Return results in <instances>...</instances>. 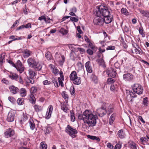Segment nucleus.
Listing matches in <instances>:
<instances>
[{
	"label": "nucleus",
	"instance_id": "obj_1",
	"mask_svg": "<svg viewBox=\"0 0 149 149\" xmlns=\"http://www.w3.org/2000/svg\"><path fill=\"white\" fill-rule=\"evenodd\" d=\"M78 118L79 120H83L89 127L94 126L96 124L97 116L91 113L90 110H86L82 114H79Z\"/></svg>",
	"mask_w": 149,
	"mask_h": 149
},
{
	"label": "nucleus",
	"instance_id": "obj_2",
	"mask_svg": "<svg viewBox=\"0 0 149 149\" xmlns=\"http://www.w3.org/2000/svg\"><path fill=\"white\" fill-rule=\"evenodd\" d=\"M97 10L94 12L95 15H102L103 17L109 16L110 12L108 8L103 5L98 6L97 7Z\"/></svg>",
	"mask_w": 149,
	"mask_h": 149
},
{
	"label": "nucleus",
	"instance_id": "obj_3",
	"mask_svg": "<svg viewBox=\"0 0 149 149\" xmlns=\"http://www.w3.org/2000/svg\"><path fill=\"white\" fill-rule=\"evenodd\" d=\"M65 131L72 138H76V134L78 133V131L75 128H74L69 125L65 128Z\"/></svg>",
	"mask_w": 149,
	"mask_h": 149
},
{
	"label": "nucleus",
	"instance_id": "obj_4",
	"mask_svg": "<svg viewBox=\"0 0 149 149\" xmlns=\"http://www.w3.org/2000/svg\"><path fill=\"white\" fill-rule=\"evenodd\" d=\"M70 79L73 81V83L76 85H79L81 84V78L77 75L76 71H73L70 75Z\"/></svg>",
	"mask_w": 149,
	"mask_h": 149
},
{
	"label": "nucleus",
	"instance_id": "obj_5",
	"mask_svg": "<svg viewBox=\"0 0 149 149\" xmlns=\"http://www.w3.org/2000/svg\"><path fill=\"white\" fill-rule=\"evenodd\" d=\"M132 90L135 92L137 94L140 95L142 94L143 88L142 86L138 84H135L132 86Z\"/></svg>",
	"mask_w": 149,
	"mask_h": 149
},
{
	"label": "nucleus",
	"instance_id": "obj_6",
	"mask_svg": "<svg viewBox=\"0 0 149 149\" xmlns=\"http://www.w3.org/2000/svg\"><path fill=\"white\" fill-rule=\"evenodd\" d=\"M94 19L93 22L95 25H102L104 23L103 17L99 15H95Z\"/></svg>",
	"mask_w": 149,
	"mask_h": 149
},
{
	"label": "nucleus",
	"instance_id": "obj_7",
	"mask_svg": "<svg viewBox=\"0 0 149 149\" xmlns=\"http://www.w3.org/2000/svg\"><path fill=\"white\" fill-rule=\"evenodd\" d=\"M17 71L20 73L23 72L24 69V67L19 60H18L16 63L15 67Z\"/></svg>",
	"mask_w": 149,
	"mask_h": 149
},
{
	"label": "nucleus",
	"instance_id": "obj_8",
	"mask_svg": "<svg viewBox=\"0 0 149 149\" xmlns=\"http://www.w3.org/2000/svg\"><path fill=\"white\" fill-rule=\"evenodd\" d=\"M97 113L98 116L100 117L104 116L107 113L106 108L102 106L100 108L98 109L97 110Z\"/></svg>",
	"mask_w": 149,
	"mask_h": 149
},
{
	"label": "nucleus",
	"instance_id": "obj_9",
	"mask_svg": "<svg viewBox=\"0 0 149 149\" xmlns=\"http://www.w3.org/2000/svg\"><path fill=\"white\" fill-rule=\"evenodd\" d=\"M15 115V112L12 111H10L8 115L6 120L8 122H11L14 121Z\"/></svg>",
	"mask_w": 149,
	"mask_h": 149
},
{
	"label": "nucleus",
	"instance_id": "obj_10",
	"mask_svg": "<svg viewBox=\"0 0 149 149\" xmlns=\"http://www.w3.org/2000/svg\"><path fill=\"white\" fill-rule=\"evenodd\" d=\"M53 110V106L52 105H50L47 109L45 116V118L46 119H48L51 118Z\"/></svg>",
	"mask_w": 149,
	"mask_h": 149
},
{
	"label": "nucleus",
	"instance_id": "obj_11",
	"mask_svg": "<svg viewBox=\"0 0 149 149\" xmlns=\"http://www.w3.org/2000/svg\"><path fill=\"white\" fill-rule=\"evenodd\" d=\"M107 74L109 77L114 78L116 76V73L114 69L110 68L107 70Z\"/></svg>",
	"mask_w": 149,
	"mask_h": 149
},
{
	"label": "nucleus",
	"instance_id": "obj_12",
	"mask_svg": "<svg viewBox=\"0 0 149 149\" xmlns=\"http://www.w3.org/2000/svg\"><path fill=\"white\" fill-rule=\"evenodd\" d=\"M123 79L125 81H130L133 79V76L131 73H127L124 74L123 75Z\"/></svg>",
	"mask_w": 149,
	"mask_h": 149
},
{
	"label": "nucleus",
	"instance_id": "obj_13",
	"mask_svg": "<svg viewBox=\"0 0 149 149\" xmlns=\"http://www.w3.org/2000/svg\"><path fill=\"white\" fill-rule=\"evenodd\" d=\"M27 62L29 66L32 68L37 64V62H36L33 58L30 57L28 59Z\"/></svg>",
	"mask_w": 149,
	"mask_h": 149
},
{
	"label": "nucleus",
	"instance_id": "obj_14",
	"mask_svg": "<svg viewBox=\"0 0 149 149\" xmlns=\"http://www.w3.org/2000/svg\"><path fill=\"white\" fill-rule=\"evenodd\" d=\"M14 133V130L11 129H7L6 131L5 132V136L6 138H8L12 136Z\"/></svg>",
	"mask_w": 149,
	"mask_h": 149
},
{
	"label": "nucleus",
	"instance_id": "obj_15",
	"mask_svg": "<svg viewBox=\"0 0 149 149\" xmlns=\"http://www.w3.org/2000/svg\"><path fill=\"white\" fill-rule=\"evenodd\" d=\"M85 66L88 72L91 73L92 72V68L90 61L87 62L85 64Z\"/></svg>",
	"mask_w": 149,
	"mask_h": 149
},
{
	"label": "nucleus",
	"instance_id": "obj_16",
	"mask_svg": "<svg viewBox=\"0 0 149 149\" xmlns=\"http://www.w3.org/2000/svg\"><path fill=\"white\" fill-rule=\"evenodd\" d=\"M9 89L10 92L13 94H16L19 92V89L17 87L13 86H10Z\"/></svg>",
	"mask_w": 149,
	"mask_h": 149
},
{
	"label": "nucleus",
	"instance_id": "obj_17",
	"mask_svg": "<svg viewBox=\"0 0 149 149\" xmlns=\"http://www.w3.org/2000/svg\"><path fill=\"white\" fill-rule=\"evenodd\" d=\"M114 108L113 105V104H110L107 107V109L106 108L108 115H109L113 112Z\"/></svg>",
	"mask_w": 149,
	"mask_h": 149
},
{
	"label": "nucleus",
	"instance_id": "obj_18",
	"mask_svg": "<svg viewBox=\"0 0 149 149\" xmlns=\"http://www.w3.org/2000/svg\"><path fill=\"white\" fill-rule=\"evenodd\" d=\"M126 93L127 94L130 95V97H131L135 98L137 96L136 95L137 93L134 91V90L132 91L127 90L126 91Z\"/></svg>",
	"mask_w": 149,
	"mask_h": 149
},
{
	"label": "nucleus",
	"instance_id": "obj_19",
	"mask_svg": "<svg viewBox=\"0 0 149 149\" xmlns=\"http://www.w3.org/2000/svg\"><path fill=\"white\" fill-rule=\"evenodd\" d=\"M104 19V23L105 22L106 24H109L112 21V16H104L103 17Z\"/></svg>",
	"mask_w": 149,
	"mask_h": 149
},
{
	"label": "nucleus",
	"instance_id": "obj_20",
	"mask_svg": "<svg viewBox=\"0 0 149 149\" xmlns=\"http://www.w3.org/2000/svg\"><path fill=\"white\" fill-rule=\"evenodd\" d=\"M32 52L29 50L26 49L23 52V56L24 58H26L29 57L31 55Z\"/></svg>",
	"mask_w": 149,
	"mask_h": 149
},
{
	"label": "nucleus",
	"instance_id": "obj_21",
	"mask_svg": "<svg viewBox=\"0 0 149 149\" xmlns=\"http://www.w3.org/2000/svg\"><path fill=\"white\" fill-rule=\"evenodd\" d=\"M19 93L20 95L22 97H24L26 95L27 92L25 89L24 88H22L19 90Z\"/></svg>",
	"mask_w": 149,
	"mask_h": 149
},
{
	"label": "nucleus",
	"instance_id": "obj_22",
	"mask_svg": "<svg viewBox=\"0 0 149 149\" xmlns=\"http://www.w3.org/2000/svg\"><path fill=\"white\" fill-rule=\"evenodd\" d=\"M118 135L120 138L122 139L125 138V134L124 130L122 129L119 130Z\"/></svg>",
	"mask_w": 149,
	"mask_h": 149
},
{
	"label": "nucleus",
	"instance_id": "obj_23",
	"mask_svg": "<svg viewBox=\"0 0 149 149\" xmlns=\"http://www.w3.org/2000/svg\"><path fill=\"white\" fill-rule=\"evenodd\" d=\"M9 77L12 80L15 81H18L19 76V75L15 73H13L10 74L9 76Z\"/></svg>",
	"mask_w": 149,
	"mask_h": 149
},
{
	"label": "nucleus",
	"instance_id": "obj_24",
	"mask_svg": "<svg viewBox=\"0 0 149 149\" xmlns=\"http://www.w3.org/2000/svg\"><path fill=\"white\" fill-rule=\"evenodd\" d=\"M42 67V65L37 62V64L34 65L32 68H33L35 70L39 71L41 69Z\"/></svg>",
	"mask_w": 149,
	"mask_h": 149
},
{
	"label": "nucleus",
	"instance_id": "obj_25",
	"mask_svg": "<svg viewBox=\"0 0 149 149\" xmlns=\"http://www.w3.org/2000/svg\"><path fill=\"white\" fill-rule=\"evenodd\" d=\"M29 101L32 104H34L36 103V99L34 95L32 94L29 95Z\"/></svg>",
	"mask_w": 149,
	"mask_h": 149
},
{
	"label": "nucleus",
	"instance_id": "obj_26",
	"mask_svg": "<svg viewBox=\"0 0 149 149\" xmlns=\"http://www.w3.org/2000/svg\"><path fill=\"white\" fill-rule=\"evenodd\" d=\"M140 13L144 16L149 18V12L146 10H140Z\"/></svg>",
	"mask_w": 149,
	"mask_h": 149
},
{
	"label": "nucleus",
	"instance_id": "obj_27",
	"mask_svg": "<svg viewBox=\"0 0 149 149\" xmlns=\"http://www.w3.org/2000/svg\"><path fill=\"white\" fill-rule=\"evenodd\" d=\"M87 137L88 138L90 139L91 140H95L97 142H99L100 141V139L99 137L95 136L88 135H87Z\"/></svg>",
	"mask_w": 149,
	"mask_h": 149
},
{
	"label": "nucleus",
	"instance_id": "obj_28",
	"mask_svg": "<svg viewBox=\"0 0 149 149\" xmlns=\"http://www.w3.org/2000/svg\"><path fill=\"white\" fill-rule=\"evenodd\" d=\"M29 74L31 78L33 79L36 78V73L35 71H33L31 70H29Z\"/></svg>",
	"mask_w": 149,
	"mask_h": 149
},
{
	"label": "nucleus",
	"instance_id": "obj_29",
	"mask_svg": "<svg viewBox=\"0 0 149 149\" xmlns=\"http://www.w3.org/2000/svg\"><path fill=\"white\" fill-rule=\"evenodd\" d=\"M29 123L30 129L31 130H33L34 129L35 126V124L33 120L32 119L30 120Z\"/></svg>",
	"mask_w": 149,
	"mask_h": 149
},
{
	"label": "nucleus",
	"instance_id": "obj_30",
	"mask_svg": "<svg viewBox=\"0 0 149 149\" xmlns=\"http://www.w3.org/2000/svg\"><path fill=\"white\" fill-rule=\"evenodd\" d=\"M70 116L71 121L72 122H74L75 120V118L74 116V114L72 110L70 111Z\"/></svg>",
	"mask_w": 149,
	"mask_h": 149
},
{
	"label": "nucleus",
	"instance_id": "obj_31",
	"mask_svg": "<svg viewBox=\"0 0 149 149\" xmlns=\"http://www.w3.org/2000/svg\"><path fill=\"white\" fill-rule=\"evenodd\" d=\"M88 47L89 49H90L91 50H93L94 52H95L97 49V47L94 46L93 44L91 42L89 44Z\"/></svg>",
	"mask_w": 149,
	"mask_h": 149
},
{
	"label": "nucleus",
	"instance_id": "obj_32",
	"mask_svg": "<svg viewBox=\"0 0 149 149\" xmlns=\"http://www.w3.org/2000/svg\"><path fill=\"white\" fill-rule=\"evenodd\" d=\"M34 107L36 111L38 112L41 111L42 110V107L39 105L36 104Z\"/></svg>",
	"mask_w": 149,
	"mask_h": 149
},
{
	"label": "nucleus",
	"instance_id": "obj_33",
	"mask_svg": "<svg viewBox=\"0 0 149 149\" xmlns=\"http://www.w3.org/2000/svg\"><path fill=\"white\" fill-rule=\"evenodd\" d=\"M61 108L64 112L65 113L67 112L68 108L65 104H61Z\"/></svg>",
	"mask_w": 149,
	"mask_h": 149
},
{
	"label": "nucleus",
	"instance_id": "obj_34",
	"mask_svg": "<svg viewBox=\"0 0 149 149\" xmlns=\"http://www.w3.org/2000/svg\"><path fill=\"white\" fill-rule=\"evenodd\" d=\"M115 114L114 113H113L111 115L110 117V118L109 119V123L110 125H111L113 123V122L114 120H115Z\"/></svg>",
	"mask_w": 149,
	"mask_h": 149
},
{
	"label": "nucleus",
	"instance_id": "obj_35",
	"mask_svg": "<svg viewBox=\"0 0 149 149\" xmlns=\"http://www.w3.org/2000/svg\"><path fill=\"white\" fill-rule=\"evenodd\" d=\"M47 145L45 144V143L42 141L40 144V149H47Z\"/></svg>",
	"mask_w": 149,
	"mask_h": 149
},
{
	"label": "nucleus",
	"instance_id": "obj_36",
	"mask_svg": "<svg viewBox=\"0 0 149 149\" xmlns=\"http://www.w3.org/2000/svg\"><path fill=\"white\" fill-rule=\"evenodd\" d=\"M98 62L100 65L102 66L103 67H105V63L103 59L101 58L99 59L98 60Z\"/></svg>",
	"mask_w": 149,
	"mask_h": 149
},
{
	"label": "nucleus",
	"instance_id": "obj_37",
	"mask_svg": "<svg viewBox=\"0 0 149 149\" xmlns=\"http://www.w3.org/2000/svg\"><path fill=\"white\" fill-rule=\"evenodd\" d=\"M121 12L124 15H129V13L127 11V10L125 8H122L121 10Z\"/></svg>",
	"mask_w": 149,
	"mask_h": 149
},
{
	"label": "nucleus",
	"instance_id": "obj_38",
	"mask_svg": "<svg viewBox=\"0 0 149 149\" xmlns=\"http://www.w3.org/2000/svg\"><path fill=\"white\" fill-rule=\"evenodd\" d=\"M62 95L63 97L65 100H67L68 99V95L66 94V92H63L62 93Z\"/></svg>",
	"mask_w": 149,
	"mask_h": 149
},
{
	"label": "nucleus",
	"instance_id": "obj_39",
	"mask_svg": "<svg viewBox=\"0 0 149 149\" xmlns=\"http://www.w3.org/2000/svg\"><path fill=\"white\" fill-rule=\"evenodd\" d=\"M45 56L46 58L48 60H50L51 59L52 56L51 55L50 52H46Z\"/></svg>",
	"mask_w": 149,
	"mask_h": 149
},
{
	"label": "nucleus",
	"instance_id": "obj_40",
	"mask_svg": "<svg viewBox=\"0 0 149 149\" xmlns=\"http://www.w3.org/2000/svg\"><path fill=\"white\" fill-rule=\"evenodd\" d=\"M59 32L60 33L63 35L66 34L68 33L67 30L65 29L64 28H61Z\"/></svg>",
	"mask_w": 149,
	"mask_h": 149
},
{
	"label": "nucleus",
	"instance_id": "obj_41",
	"mask_svg": "<svg viewBox=\"0 0 149 149\" xmlns=\"http://www.w3.org/2000/svg\"><path fill=\"white\" fill-rule=\"evenodd\" d=\"M53 83L56 87H58L59 86L58 83L57 81L54 78L52 79Z\"/></svg>",
	"mask_w": 149,
	"mask_h": 149
},
{
	"label": "nucleus",
	"instance_id": "obj_42",
	"mask_svg": "<svg viewBox=\"0 0 149 149\" xmlns=\"http://www.w3.org/2000/svg\"><path fill=\"white\" fill-rule=\"evenodd\" d=\"M139 33L142 35V37H144L145 34L143 32V29L142 27H139Z\"/></svg>",
	"mask_w": 149,
	"mask_h": 149
},
{
	"label": "nucleus",
	"instance_id": "obj_43",
	"mask_svg": "<svg viewBox=\"0 0 149 149\" xmlns=\"http://www.w3.org/2000/svg\"><path fill=\"white\" fill-rule=\"evenodd\" d=\"M140 140L142 143L144 144L147 143V141H148L147 139L143 137L140 139Z\"/></svg>",
	"mask_w": 149,
	"mask_h": 149
},
{
	"label": "nucleus",
	"instance_id": "obj_44",
	"mask_svg": "<svg viewBox=\"0 0 149 149\" xmlns=\"http://www.w3.org/2000/svg\"><path fill=\"white\" fill-rule=\"evenodd\" d=\"M122 143L120 141L116 145L114 149H120L121 147Z\"/></svg>",
	"mask_w": 149,
	"mask_h": 149
},
{
	"label": "nucleus",
	"instance_id": "obj_45",
	"mask_svg": "<svg viewBox=\"0 0 149 149\" xmlns=\"http://www.w3.org/2000/svg\"><path fill=\"white\" fill-rule=\"evenodd\" d=\"M8 100L13 104H14L15 102V99L13 97H8Z\"/></svg>",
	"mask_w": 149,
	"mask_h": 149
},
{
	"label": "nucleus",
	"instance_id": "obj_46",
	"mask_svg": "<svg viewBox=\"0 0 149 149\" xmlns=\"http://www.w3.org/2000/svg\"><path fill=\"white\" fill-rule=\"evenodd\" d=\"M61 59L59 61V63L61 65H63L65 61V57L63 55L61 56Z\"/></svg>",
	"mask_w": 149,
	"mask_h": 149
},
{
	"label": "nucleus",
	"instance_id": "obj_47",
	"mask_svg": "<svg viewBox=\"0 0 149 149\" xmlns=\"http://www.w3.org/2000/svg\"><path fill=\"white\" fill-rule=\"evenodd\" d=\"M115 81L114 79L111 78H108L107 80V83L108 84H111V83H113Z\"/></svg>",
	"mask_w": 149,
	"mask_h": 149
},
{
	"label": "nucleus",
	"instance_id": "obj_48",
	"mask_svg": "<svg viewBox=\"0 0 149 149\" xmlns=\"http://www.w3.org/2000/svg\"><path fill=\"white\" fill-rule=\"evenodd\" d=\"M23 99L22 98H19L17 100V103L19 105H22L23 102Z\"/></svg>",
	"mask_w": 149,
	"mask_h": 149
},
{
	"label": "nucleus",
	"instance_id": "obj_49",
	"mask_svg": "<svg viewBox=\"0 0 149 149\" xmlns=\"http://www.w3.org/2000/svg\"><path fill=\"white\" fill-rule=\"evenodd\" d=\"M63 80H62V79H61V78L58 77V84L59 85H61L62 87H63L64 86V85L63 83Z\"/></svg>",
	"mask_w": 149,
	"mask_h": 149
},
{
	"label": "nucleus",
	"instance_id": "obj_50",
	"mask_svg": "<svg viewBox=\"0 0 149 149\" xmlns=\"http://www.w3.org/2000/svg\"><path fill=\"white\" fill-rule=\"evenodd\" d=\"M134 48V51L136 54H140L141 49H140L139 48H138L137 47H135Z\"/></svg>",
	"mask_w": 149,
	"mask_h": 149
},
{
	"label": "nucleus",
	"instance_id": "obj_51",
	"mask_svg": "<svg viewBox=\"0 0 149 149\" xmlns=\"http://www.w3.org/2000/svg\"><path fill=\"white\" fill-rule=\"evenodd\" d=\"M70 20L72 21L73 22H77L78 21V19L77 18L74 17H72L70 16Z\"/></svg>",
	"mask_w": 149,
	"mask_h": 149
},
{
	"label": "nucleus",
	"instance_id": "obj_52",
	"mask_svg": "<svg viewBox=\"0 0 149 149\" xmlns=\"http://www.w3.org/2000/svg\"><path fill=\"white\" fill-rule=\"evenodd\" d=\"M132 46L134 47H137L139 48L140 49H141V48L139 47L138 45L136 43H135L134 41H132Z\"/></svg>",
	"mask_w": 149,
	"mask_h": 149
},
{
	"label": "nucleus",
	"instance_id": "obj_53",
	"mask_svg": "<svg viewBox=\"0 0 149 149\" xmlns=\"http://www.w3.org/2000/svg\"><path fill=\"white\" fill-rule=\"evenodd\" d=\"M148 98L147 97H146L143 99V102L144 105H146L148 104Z\"/></svg>",
	"mask_w": 149,
	"mask_h": 149
},
{
	"label": "nucleus",
	"instance_id": "obj_54",
	"mask_svg": "<svg viewBox=\"0 0 149 149\" xmlns=\"http://www.w3.org/2000/svg\"><path fill=\"white\" fill-rule=\"evenodd\" d=\"M51 20H52V19H50L48 16H47L46 17V19H45V21L46 23H51Z\"/></svg>",
	"mask_w": 149,
	"mask_h": 149
},
{
	"label": "nucleus",
	"instance_id": "obj_55",
	"mask_svg": "<svg viewBox=\"0 0 149 149\" xmlns=\"http://www.w3.org/2000/svg\"><path fill=\"white\" fill-rule=\"evenodd\" d=\"M115 49V47L114 46H108L106 48L107 50H114Z\"/></svg>",
	"mask_w": 149,
	"mask_h": 149
},
{
	"label": "nucleus",
	"instance_id": "obj_56",
	"mask_svg": "<svg viewBox=\"0 0 149 149\" xmlns=\"http://www.w3.org/2000/svg\"><path fill=\"white\" fill-rule=\"evenodd\" d=\"M87 53L90 55H92L93 52H94L93 50L90 49H88L86 51Z\"/></svg>",
	"mask_w": 149,
	"mask_h": 149
},
{
	"label": "nucleus",
	"instance_id": "obj_57",
	"mask_svg": "<svg viewBox=\"0 0 149 149\" xmlns=\"http://www.w3.org/2000/svg\"><path fill=\"white\" fill-rule=\"evenodd\" d=\"M70 91L72 95H73L74 94L75 90L74 87H71L70 88Z\"/></svg>",
	"mask_w": 149,
	"mask_h": 149
},
{
	"label": "nucleus",
	"instance_id": "obj_58",
	"mask_svg": "<svg viewBox=\"0 0 149 149\" xmlns=\"http://www.w3.org/2000/svg\"><path fill=\"white\" fill-rule=\"evenodd\" d=\"M130 145L131 148L132 149H137L136 145L135 143H131Z\"/></svg>",
	"mask_w": 149,
	"mask_h": 149
},
{
	"label": "nucleus",
	"instance_id": "obj_59",
	"mask_svg": "<svg viewBox=\"0 0 149 149\" xmlns=\"http://www.w3.org/2000/svg\"><path fill=\"white\" fill-rule=\"evenodd\" d=\"M5 57L4 56H2L1 55L0 57V64L2 65L3 63V61L4 60Z\"/></svg>",
	"mask_w": 149,
	"mask_h": 149
},
{
	"label": "nucleus",
	"instance_id": "obj_60",
	"mask_svg": "<svg viewBox=\"0 0 149 149\" xmlns=\"http://www.w3.org/2000/svg\"><path fill=\"white\" fill-rule=\"evenodd\" d=\"M42 83L44 85H49L51 84L50 81H48L47 80L44 81Z\"/></svg>",
	"mask_w": 149,
	"mask_h": 149
},
{
	"label": "nucleus",
	"instance_id": "obj_61",
	"mask_svg": "<svg viewBox=\"0 0 149 149\" xmlns=\"http://www.w3.org/2000/svg\"><path fill=\"white\" fill-rule=\"evenodd\" d=\"M1 81L3 83L6 84H9V81L5 78H3L1 80Z\"/></svg>",
	"mask_w": 149,
	"mask_h": 149
},
{
	"label": "nucleus",
	"instance_id": "obj_62",
	"mask_svg": "<svg viewBox=\"0 0 149 149\" xmlns=\"http://www.w3.org/2000/svg\"><path fill=\"white\" fill-rule=\"evenodd\" d=\"M8 62L13 67H15V66L16 64H15L12 61L10 60H8Z\"/></svg>",
	"mask_w": 149,
	"mask_h": 149
},
{
	"label": "nucleus",
	"instance_id": "obj_63",
	"mask_svg": "<svg viewBox=\"0 0 149 149\" xmlns=\"http://www.w3.org/2000/svg\"><path fill=\"white\" fill-rule=\"evenodd\" d=\"M59 72V70L58 69H57L56 68H55L53 70L52 72L53 73H54L55 74H56L57 73H58Z\"/></svg>",
	"mask_w": 149,
	"mask_h": 149
},
{
	"label": "nucleus",
	"instance_id": "obj_64",
	"mask_svg": "<svg viewBox=\"0 0 149 149\" xmlns=\"http://www.w3.org/2000/svg\"><path fill=\"white\" fill-rule=\"evenodd\" d=\"M37 90L34 87H32L31 88L30 92L31 93H34L36 92Z\"/></svg>",
	"mask_w": 149,
	"mask_h": 149
}]
</instances>
